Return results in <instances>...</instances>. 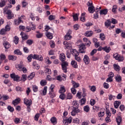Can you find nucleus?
Instances as JSON below:
<instances>
[{
	"mask_svg": "<svg viewBox=\"0 0 125 125\" xmlns=\"http://www.w3.org/2000/svg\"><path fill=\"white\" fill-rule=\"evenodd\" d=\"M72 33V31L68 30L66 35L64 36V40L65 41H69L72 39V36H71V34Z\"/></svg>",
	"mask_w": 125,
	"mask_h": 125,
	"instance_id": "20e7f679",
	"label": "nucleus"
},
{
	"mask_svg": "<svg viewBox=\"0 0 125 125\" xmlns=\"http://www.w3.org/2000/svg\"><path fill=\"white\" fill-rule=\"evenodd\" d=\"M113 57L116 60H118L119 62H122V61H124L125 59L123 56H120V55H119V54L118 53L114 54Z\"/></svg>",
	"mask_w": 125,
	"mask_h": 125,
	"instance_id": "f257e3e1",
	"label": "nucleus"
},
{
	"mask_svg": "<svg viewBox=\"0 0 125 125\" xmlns=\"http://www.w3.org/2000/svg\"><path fill=\"white\" fill-rule=\"evenodd\" d=\"M34 57L33 54H30L29 56H28V57H27V60L29 61V62H31L32 61V58Z\"/></svg>",
	"mask_w": 125,
	"mask_h": 125,
	"instance_id": "8fccbe9b",
	"label": "nucleus"
},
{
	"mask_svg": "<svg viewBox=\"0 0 125 125\" xmlns=\"http://www.w3.org/2000/svg\"><path fill=\"white\" fill-rule=\"evenodd\" d=\"M5 2H6V0H1L0 2V7H3L5 5Z\"/></svg>",
	"mask_w": 125,
	"mask_h": 125,
	"instance_id": "bb28decb",
	"label": "nucleus"
},
{
	"mask_svg": "<svg viewBox=\"0 0 125 125\" xmlns=\"http://www.w3.org/2000/svg\"><path fill=\"white\" fill-rule=\"evenodd\" d=\"M3 45L4 46L5 48H6L7 49L9 48V47H10V46H11L10 44H9V43L7 42H5L3 43Z\"/></svg>",
	"mask_w": 125,
	"mask_h": 125,
	"instance_id": "aec40b11",
	"label": "nucleus"
},
{
	"mask_svg": "<svg viewBox=\"0 0 125 125\" xmlns=\"http://www.w3.org/2000/svg\"><path fill=\"white\" fill-rule=\"evenodd\" d=\"M9 60H12L13 61H15L17 59V57L14 55H9L8 56Z\"/></svg>",
	"mask_w": 125,
	"mask_h": 125,
	"instance_id": "2eb2a0df",
	"label": "nucleus"
},
{
	"mask_svg": "<svg viewBox=\"0 0 125 125\" xmlns=\"http://www.w3.org/2000/svg\"><path fill=\"white\" fill-rule=\"evenodd\" d=\"M32 89L34 92H37L38 90H39V87L36 85H33Z\"/></svg>",
	"mask_w": 125,
	"mask_h": 125,
	"instance_id": "5701e85b",
	"label": "nucleus"
},
{
	"mask_svg": "<svg viewBox=\"0 0 125 125\" xmlns=\"http://www.w3.org/2000/svg\"><path fill=\"white\" fill-rule=\"evenodd\" d=\"M6 30L4 28H2L0 31V35H5V33H6Z\"/></svg>",
	"mask_w": 125,
	"mask_h": 125,
	"instance_id": "c03bdc74",
	"label": "nucleus"
},
{
	"mask_svg": "<svg viewBox=\"0 0 125 125\" xmlns=\"http://www.w3.org/2000/svg\"><path fill=\"white\" fill-rule=\"evenodd\" d=\"M48 19L50 21H52V20H54V19H55V16L51 15L49 16Z\"/></svg>",
	"mask_w": 125,
	"mask_h": 125,
	"instance_id": "09e8293b",
	"label": "nucleus"
},
{
	"mask_svg": "<svg viewBox=\"0 0 125 125\" xmlns=\"http://www.w3.org/2000/svg\"><path fill=\"white\" fill-rule=\"evenodd\" d=\"M26 43L28 44V45H31L33 43V40H28L26 41Z\"/></svg>",
	"mask_w": 125,
	"mask_h": 125,
	"instance_id": "680f3d73",
	"label": "nucleus"
},
{
	"mask_svg": "<svg viewBox=\"0 0 125 125\" xmlns=\"http://www.w3.org/2000/svg\"><path fill=\"white\" fill-rule=\"evenodd\" d=\"M79 15H80V14H75V15H73L74 21H77V20H79Z\"/></svg>",
	"mask_w": 125,
	"mask_h": 125,
	"instance_id": "a878e982",
	"label": "nucleus"
},
{
	"mask_svg": "<svg viewBox=\"0 0 125 125\" xmlns=\"http://www.w3.org/2000/svg\"><path fill=\"white\" fill-rule=\"evenodd\" d=\"M45 27V31H46V32H47H47H48V30H50L51 33H54V31H53V29L52 28L49 27V26L46 25Z\"/></svg>",
	"mask_w": 125,
	"mask_h": 125,
	"instance_id": "6ab92c4d",
	"label": "nucleus"
},
{
	"mask_svg": "<svg viewBox=\"0 0 125 125\" xmlns=\"http://www.w3.org/2000/svg\"><path fill=\"white\" fill-rule=\"evenodd\" d=\"M86 101V99H85V98L82 99L80 100L81 105H83V104H85Z\"/></svg>",
	"mask_w": 125,
	"mask_h": 125,
	"instance_id": "37998d69",
	"label": "nucleus"
},
{
	"mask_svg": "<svg viewBox=\"0 0 125 125\" xmlns=\"http://www.w3.org/2000/svg\"><path fill=\"white\" fill-rule=\"evenodd\" d=\"M63 45H64V47L65 48H67V49H70V48H72V45L70 42H68L67 41H64L63 42Z\"/></svg>",
	"mask_w": 125,
	"mask_h": 125,
	"instance_id": "0eeeda50",
	"label": "nucleus"
},
{
	"mask_svg": "<svg viewBox=\"0 0 125 125\" xmlns=\"http://www.w3.org/2000/svg\"><path fill=\"white\" fill-rule=\"evenodd\" d=\"M51 122L54 125H56V124L57 123V120H56V118L52 117V118H51Z\"/></svg>",
	"mask_w": 125,
	"mask_h": 125,
	"instance_id": "7c9ffc66",
	"label": "nucleus"
},
{
	"mask_svg": "<svg viewBox=\"0 0 125 125\" xmlns=\"http://www.w3.org/2000/svg\"><path fill=\"white\" fill-rule=\"evenodd\" d=\"M107 13H108V9H104L100 11V14L101 15H106Z\"/></svg>",
	"mask_w": 125,
	"mask_h": 125,
	"instance_id": "9d476101",
	"label": "nucleus"
},
{
	"mask_svg": "<svg viewBox=\"0 0 125 125\" xmlns=\"http://www.w3.org/2000/svg\"><path fill=\"white\" fill-rule=\"evenodd\" d=\"M21 22H22V20H15V23L16 25H19V24H20V23H21Z\"/></svg>",
	"mask_w": 125,
	"mask_h": 125,
	"instance_id": "864d4df0",
	"label": "nucleus"
},
{
	"mask_svg": "<svg viewBox=\"0 0 125 125\" xmlns=\"http://www.w3.org/2000/svg\"><path fill=\"white\" fill-rule=\"evenodd\" d=\"M14 122H15V124H19V123H20V119H19L18 118H16L14 120Z\"/></svg>",
	"mask_w": 125,
	"mask_h": 125,
	"instance_id": "4d7b16f0",
	"label": "nucleus"
},
{
	"mask_svg": "<svg viewBox=\"0 0 125 125\" xmlns=\"http://www.w3.org/2000/svg\"><path fill=\"white\" fill-rule=\"evenodd\" d=\"M100 38L102 41H104L105 40V35H104V33H101L100 34Z\"/></svg>",
	"mask_w": 125,
	"mask_h": 125,
	"instance_id": "de8ad7c7",
	"label": "nucleus"
},
{
	"mask_svg": "<svg viewBox=\"0 0 125 125\" xmlns=\"http://www.w3.org/2000/svg\"><path fill=\"white\" fill-rule=\"evenodd\" d=\"M113 67L114 70H115V71H117V72H119V71L121 70V67H120V66H119V65L118 64H114Z\"/></svg>",
	"mask_w": 125,
	"mask_h": 125,
	"instance_id": "f3484780",
	"label": "nucleus"
},
{
	"mask_svg": "<svg viewBox=\"0 0 125 125\" xmlns=\"http://www.w3.org/2000/svg\"><path fill=\"white\" fill-rule=\"evenodd\" d=\"M14 42L15 44H18V42H19V38L17 36H15L14 37Z\"/></svg>",
	"mask_w": 125,
	"mask_h": 125,
	"instance_id": "c9c22d12",
	"label": "nucleus"
},
{
	"mask_svg": "<svg viewBox=\"0 0 125 125\" xmlns=\"http://www.w3.org/2000/svg\"><path fill=\"white\" fill-rule=\"evenodd\" d=\"M14 53H15V54H17V55H22V52H21L20 50L19 49L15 50Z\"/></svg>",
	"mask_w": 125,
	"mask_h": 125,
	"instance_id": "c756f323",
	"label": "nucleus"
},
{
	"mask_svg": "<svg viewBox=\"0 0 125 125\" xmlns=\"http://www.w3.org/2000/svg\"><path fill=\"white\" fill-rule=\"evenodd\" d=\"M51 33L52 32H47L46 34L47 38H48V39H49V40H51L53 38V36H52V34Z\"/></svg>",
	"mask_w": 125,
	"mask_h": 125,
	"instance_id": "dca6fc26",
	"label": "nucleus"
},
{
	"mask_svg": "<svg viewBox=\"0 0 125 125\" xmlns=\"http://www.w3.org/2000/svg\"><path fill=\"white\" fill-rule=\"evenodd\" d=\"M85 49L86 47L84 44L82 43L79 45V53H85Z\"/></svg>",
	"mask_w": 125,
	"mask_h": 125,
	"instance_id": "f03ea898",
	"label": "nucleus"
},
{
	"mask_svg": "<svg viewBox=\"0 0 125 125\" xmlns=\"http://www.w3.org/2000/svg\"><path fill=\"white\" fill-rule=\"evenodd\" d=\"M7 109L9 110V111H10V112H13V111H14V108H13V107H11L10 105L8 106Z\"/></svg>",
	"mask_w": 125,
	"mask_h": 125,
	"instance_id": "e2e57ef3",
	"label": "nucleus"
},
{
	"mask_svg": "<svg viewBox=\"0 0 125 125\" xmlns=\"http://www.w3.org/2000/svg\"><path fill=\"white\" fill-rule=\"evenodd\" d=\"M16 90L17 91H19V92L23 91V89H22V88L19 86H18L16 87Z\"/></svg>",
	"mask_w": 125,
	"mask_h": 125,
	"instance_id": "6e6d98bb",
	"label": "nucleus"
},
{
	"mask_svg": "<svg viewBox=\"0 0 125 125\" xmlns=\"http://www.w3.org/2000/svg\"><path fill=\"white\" fill-rule=\"evenodd\" d=\"M27 79V75H22V78H21V81H22V82H25V81H26V79Z\"/></svg>",
	"mask_w": 125,
	"mask_h": 125,
	"instance_id": "052dcab7",
	"label": "nucleus"
},
{
	"mask_svg": "<svg viewBox=\"0 0 125 125\" xmlns=\"http://www.w3.org/2000/svg\"><path fill=\"white\" fill-rule=\"evenodd\" d=\"M46 83H47L46 81L44 80H42L40 82V84L42 86H44V85H46Z\"/></svg>",
	"mask_w": 125,
	"mask_h": 125,
	"instance_id": "2f4dec72",
	"label": "nucleus"
},
{
	"mask_svg": "<svg viewBox=\"0 0 125 125\" xmlns=\"http://www.w3.org/2000/svg\"><path fill=\"white\" fill-rule=\"evenodd\" d=\"M65 97H66V95L62 93L60 95V98L61 99H62V100H64V99H65Z\"/></svg>",
	"mask_w": 125,
	"mask_h": 125,
	"instance_id": "5fc2aeb1",
	"label": "nucleus"
},
{
	"mask_svg": "<svg viewBox=\"0 0 125 125\" xmlns=\"http://www.w3.org/2000/svg\"><path fill=\"white\" fill-rule=\"evenodd\" d=\"M71 64L73 68H74L75 69H78V62H76L75 61H72Z\"/></svg>",
	"mask_w": 125,
	"mask_h": 125,
	"instance_id": "1a4fd4ad",
	"label": "nucleus"
},
{
	"mask_svg": "<svg viewBox=\"0 0 125 125\" xmlns=\"http://www.w3.org/2000/svg\"><path fill=\"white\" fill-rule=\"evenodd\" d=\"M49 96L51 98H54L56 96L55 93L51 91L49 92Z\"/></svg>",
	"mask_w": 125,
	"mask_h": 125,
	"instance_id": "79ce46f5",
	"label": "nucleus"
},
{
	"mask_svg": "<svg viewBox=\"0 0 125 125\" xmlns=\"http://www.w3.org/2000/svg\"><path fill=\"white\" fill-rule=\"evenodd\" d=\"M104 88H106V89H108V88H109V84H108V83H104Z\"/></svg>",
	"mask_w": 125,
	"mask_h": 125,
	"instance_id": "69168bd1",
	"label": "nucleus"
},
{
	"mask_svg": "<svg viewBox=\"0 0 125 125\" xmlns=\"http://www.w3.org/2000/svg\"><path fill=\"white\" fill-rule=\"evenodd\" d=\"M50 44L51 48H54V47H55V43H54V41H51L50 42Z\"/></svg>",
	"mask_w": 125,
	"mask_h": 125,
	"instance_id": "a19ab883",
	"label": "nucleus"
},
{
	"mask_svg": "<svg viewBox=\"0 0 125 125\" xmlns=\"http://www.w3.org/2000/svg\"><path fill=\"white\" fill-rule=\"evenodd\" d=\"M16 68L19 71H21L22 69H23V65H22L21 63L18 64L17 66H16Z\"/></svg>",
	"mask_w": 125,
	"mask_h": 125,
	"instance_id": "72a5a7b5",
	"label": "nucleus"
},
{
	"mask_svg": "<svg viewBox=\"0 0 125 125\" xmlns=\"http://www.w3.org/2000/svg\"><path fill=\"white\" fill-rule=\"evenodd\" d=\"M80 55V53H79V52L77 51V50H73V55L76 57L77 56H79V55Z\"/></svg>",
	"mask_w": 125,
	"mask_h": 125,
	"instance_id": "cd10ccee",
	"label": "nucleus"
},
{
	"mask_svg": "<svg viewBox=\"0 0 125 125\" xmlns=\"http://www.w3.org/2000/svg\"><path fill=\"white\" fill-rule=\"evenodd\" d=\"M88 10L90 13H93L95 11L94 6H91L88 7Z\"/></svg>",
	"mask_w": 125,
	"mask_h": 125,
	"instance_id": "4468645a",
	"label": "nucleus"
},
{
	"mask_svg": "<svg viewBox=\"0 0 125 125\" xmlns=\"http://www.w3.org/2000/svg\"><path fill=\"white\" fill-rule=\"evenodd\" d=\"M44 72L45 74H46V75H50V74H51V70L49 68H46L45 69Z\"/></svg>",
	"mask_w": 125,
	"mask_h": 125,
	"instance_id": "4c0bfd02",
	"label": "nucleus"
},
{
	"mask_svg": "<svg viewBox=\"0 0 125 125\" xmlns=\"http://www.w3.org/2000/svg\"><path fill=\"white\" fill-rule=\"evenodd\" d=\"M111 23H112V24H117V23H118V21H117V20L112 18L111 19Z\"/></svg>",
	"mask_w": 125,
	"mask_h": 125,
	"instance_id": "338daca9",
	"label": "nucleus"
},
{
	"mask_svg": "<svg viewBox=\"0 0 125 125\" xmlns=\"http://www.w3.org/2000/svg\"><path fill=\"white\" fill-rule=\"evenodd\" d=\"M66 91V90L65 89V87L64 86L61 87V88L59 90L60 93H64Z\"/></svg>",
	"mask_w": 125,
	"mask_h": 125,
	"instance_id": "ea45409f",
	"label": "nucleus"
},
{
	"mask_svg": "<svg viewBox=\"0 0 125 125\" xmlns=\"http://www.w3.org/2000/svg\"><path fill=\"white\" fill-rule=\"evenodd\" d=\"M92 35H93V32L91 31H86L84 34L85 37H91Z\"/></svg>",
	"mask_w": 125,
	"mask_h": 125,
	"instance_id": "ddd939ff",
	"label": "nucleus"
},
{
	"mask_svg": "<svg viewBox=\"0 0 125 125\" xmlns=\"http://www.w3.org/2000/svg\"><path fill=\"white\" fill-rule=\"evenodd\" d=\"M35 72L31 73L30 75L28 76V79L29 81H31L35 77Z\"/></svg>",
	"mask_w": 125,
	"mask_h": 125,
	"instance_id": "b1692460",
	"label": "nucleus"
},
{
	"mask_svg": "<svg viewBox=\"0 0 125 125\" xmlns=\"http://www.w3.org/2000/svg\"><path fill=\"white\" fill-rule=\"evenodd\" d=\"M0 60H5V58H6V57H5V55H4V54H1L0 55Z\"/></svg>",
	"mask_w": 125,
	"mask_h": 125,
	"instance_id": "bf43d9fd",
	"label": "nucleus"
},
{
	"mask_svg": "<svg viewBox=\"0 0 125 125\" xmlns=\"http://www.w3.org/2000/svg\"><path fill=\"white\" fill-rule=\"evenodd\" d=\"M47 92V86H45L42 91L43 95H46V92Z\"/></svg>",
	"mask_w": 125,
	"mask_h": 125,
	"instance_id": "58836bf2",
	"label": "nucleus"
},
{
	"mask_svg": "<svg viewBox=\"0 0 125 125\" xmlns=\"http://www.w3.org/2000/svg\"><path fill=\"white\" fill-rule=\"evenodd\" d=\"M90 104L91 106H93L94 104H95V100L94 99H91L90 100Z\"/></svg>",
	"mask_w": 125,
	"mask_h": 125,
	"instance_id": "774afa93",
	"label": "nucleus"
},
{
	"mask_svg": "<svg viewBox=\"0 0 125 125\" xmlns=\"http://www.w3.org/2000/svg\"><path fill=\"white\" fill-rule=\"evenodd\" d=\"M105 26L106 27H109V26H111V21L110 20H107L104 23Z\"/></svg>",
	"mask_w": 125,
	"mask_h": 125,
	"instance_id": "f704fd0d",
	"label": "nucleus"
},
{
	"mask_svg": "<svg viewBox=\"0 0 125 125\" xmlns=\"http://www.w3.org/2000/svg\"><path fill=\"white\" fill-rule=\"evenodd\" d=\"M20 98H17L15 100H14L12 102V104H13V105H14L15 106L17 105V104H19V103H20Z\"/></svg>",
	"mask_w": 125,
	"mask_h": 125,
	"instance_id": "f8f14e48",
	"label": "nucleus"
},
{
	"mask_svg": "<svg viewBox=\"0 0 125 125\" xmlns=\"http://www.w3.org/2000/svg\"><path fill=\"white\" fill-rule=\"evenodd\" d=\"M103 49L105 51V52L108 53V52H110V50H111V48L110 47H105L103 48Z\"/></svg>",
	"mask_w": 125,
	"mask_h": 125,
	"instance_id": "473e14b6",
	"label": "nucleus"
},
{
	"mask_svg": "<svg viewBox=\"0 0 125 125\" xmlns=\"http://www.w3.org/2000/svg\"><path fill=\"white\" fill-rule=\"evenodd\" d=\"M120 104H121V102H119V101L114 102V108H115V109H118V108L119 107V106H120Z\"/></svg>",
	"mask_w": 125,
	"mask_h": 125,
	"instance_id": "a211bd4d",
	"label": "nucleus"
},
{
	"mask_svg": "<svg viewBox=\"0 0 125 125\" xmlns=\"http://www.w3.org/2000/svg\"><path fill=\"white\" fill-rule=\"evenodd\" d=\"M60 60L61 61H65L66 60V57H65V54L64 53H62L60 55Z\"/></svg>",
	"mask_w": 125,
	"mask_h": 125,
	"instance_id": "9b49d317",
	"label": "nucleus"
},
{
	"mask_svg": "<svg viewBox=\"0 0 125 125\" xmlns=\"http://www.w3.org/2000/svg\"><path fill=\"white\" fill-rule=\"evenodd\" d=\"M116 122L118 125H121V123H122V117L121 116H118L116 118Z\"/></svg>",
	"mask_w": 125,
	"mask_h": 125,
	"instance_id": "412c9836",
	"label": "nucleus"
},
{
	"mask_svg": "<svg viewBox=\"0 0 125 125\" xmlns=\"http://www.w3.org/2000/svg\"><path fill=\"white\" fill-rule=\"evenodd\" d=\"M33 59H36V60H39V61H42L43 58H42V56L41 55H36L34 54L33 57Z\"/></svg>",
	"mask_w": 125,
	"mask_h": 125,
	"instance_id": "423d86ee",
	"label": "nucleus"
},
{
	"mask_svg": "<svg viewBox=\"0 0 125 125\" xmlns=\"http://www.w3.org/2000/svg\"><path fill=\"white\" fill-rule=\"evenodd\" d=\"M36 33H37V34L36 35V37L37 38H38V39L42 38V36H43V34L41 33L39 31H37Z\"/></svg>",
	"mask_w": 125,
	"mask_h": 125,
	"instance_id": "e433bc0d",
	"label": "nucleus"
},
{
	"mask_svg": "<svg viewBox=\"0 0 125 125\" xmlns=\"http://www.w3.org/2000/svg\"><path fill=\"white\" fill-rule=\"evenodd\" d=\"M73 98V96H72V94L69 93L67 94V99H72Z\"/></svg>",
	"mask_w": 125,
	"mask_h": 125,
	"instance_id": "0e129e2a",
	"label": "nucleus"
},
{
	"mask_svg": "<svg viewBox=\"0 0 125 125\" xmlns=\"http://www.w3.org/2000/svg\"><path fill=\"white\" fill-rule=\"evenodd\" d=\"M104 115H105V112L104 111L100 112L98 113V117H99V118H102Z\"/></svg>",
	"mask_w": 125,
	"mask_h": 125,
	"instance_id": "a18cd8bd",
	"label": "nucleus"
},
{
	"mask_svg": "<svg viewBox=\"0 0 125 125\" xmlns=\"http://www.w3.org/2000/svg\"><path fill=\"white\" fill-rule=\"evenodd\" d=\"M84 15H85V13H83L81 15L80 20L81 21H82V22H84V21H85V18H84Z\"/></svg>",
	"mask_w": 125,
	"mask_h": 125,
	"instance_id": "c85d7f7f",
	"label": "nucleus"
},
{
	"mask_svg": "<svg viewBox=\"0 0 125 125\" xmlns=\"http://www.w3.org/2000/svg\"><path fill=\"white\" fill-rule=\"evenodd\" d=\"M24 103L26 105L27 108H31V105H32V100H28V99L25 98L24 99Z\"/></svg>",
	"mask_w": 125,
	"mask_h": 125,
	"instance_id": "7ed1b4c3",
	"label": "nucleus"
},
{
	"mask_svg": "<svg viewBox=\"0 0 125 125\" xmlns=\"http://www.w3.org/2000/svg\"><path fill=\"white\" fill-rule=\"evenodd\" d=\"M75 59L76 60V61H78V62H82V59L80 57H79V56H77L76 57H75Z\"/></svg>",
	"mask_w": 125,
	"mask_h": 125,
	"instance_id": "3c124183",
	"label": "nucleus"
},
{
	"mask_svg": "<svg viewBox=\"0 0 125 125\" xmlns=\"http://www.w3.org/2000/svg\"><path fill=\"white\" fill-rule=\"evenodd\" d=\"M72 105L73 106H76L77 107H79V104H78V101H74L72 103Z\"/></svg>",
	"mask_w": 125,
	"mask_h": 125,
	"instance_id": "13d9d810",
	"label": "nucleus"
},
{
	"mask_svg": "<svg viewBox=\"0 0 125 125\" xmlns=\"http://www.w3.org/2000/svg\"><path fill=\"white\" fill-rule=\"evenodd\" d=\"M10 77L12 79H13L14 81L19 82V79H20V77H19L18 75H16L15 73L11 74Z\"/></svg>",
	"mask_w": 125,
	"mask_h": 125,
	"instance_id": "39448f33",
	"label": "nucleus"
},
{
	"mask_svg": "<svg viewBox=\"0 0 125 125\" xmlns=\"http://www.w3.org/2000/svg\"><path fill=\"white\" fill-rule=\"evenodd\" d=\"M74 109L73 110L75 112V113L78 114V113H80V109H78L79 107H73Z\"/></svg>",
	"mask_w": 125,
	"mask_h": 125,
	"instance_id": "49530a36",
	"label": "nucleus"
},
{
	"mask_svg": "<svg viewBox=\"0 0 125 125\" xmlns=\"http://www.w3.org/2000/svg\"><path fill=\"white\" fill-rule=\"evenodd\" d=\"M83 109H84V111L87 113V112L89 111V106L88 105H86L84 106Z\"/></svg>",
	"mask_w": 125,
	"mask_h": 125,
	"instance_id": "603ef678",
	"label": "nucleus"
},
{
	"mask_svg": "<svg viewBox=\"0 0 125 125\" xmlns=\"http://www.w3.org/2000/svg\"><path fill=\"white\" fill-rule=\"evenodd\" d=\"M83 61H84V62L86 64H88L89 62H90V60H89V57H88V56L87 55H84V58L83 59Z\"/></svg>",
	"mask_w": 125,
	"mask_h": 125,
	"instance_id": "6e6552de",
	"label": "nucleus"
},
{
	"mask_svg": "<svg viewBox=\"0 0 125 125\" xmlns=\"http://www.w3.org/2000/svg\"><path fill=\"white\" fill-rule=\"evenodd\" d=\"M72 83L73 85L74 88L79 87V86H80V84L79 83L75 82V81H72Z\"/></svg>",
	"mask_w": 125,
	"mask_h": 125,
	"instance_id": "4be33fe9",
	"label": "nucleus"
},
{
	"mask_svg": "<svg viewBox=\"0 0 125 125\" xmlns=\"http://www.w3.org/2000/svg\"><path fill=\"white\" fill-rule=\"evenodd\" d=\"M116 81H117L118 83L122 82V77L120 75H117L115 77Z\"/></svg>",
	"mask_w": 125,
	"mask_h": 125,
	"instance_id": "393cba45",
	"label": "nucleus"
}]
</instances>
